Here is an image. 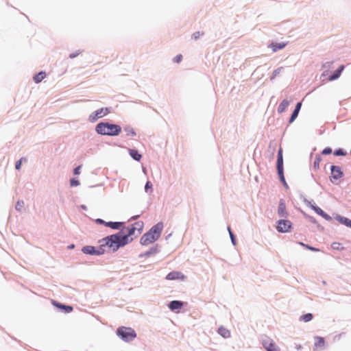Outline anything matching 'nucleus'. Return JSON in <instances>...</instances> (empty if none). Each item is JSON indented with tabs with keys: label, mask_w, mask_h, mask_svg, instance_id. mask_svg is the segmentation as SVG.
<instances>
[{
	"label": "nucleus",
	"mask_w": 351,
	"mask_h": 351,
	"mask_svg": "<svg viewBox=\"0 0 351 351\" xmlns=\"http://www.w3.org/2000/svg\"><path fill=\"white\" fill-rule=\"evenodd\" d=\"M163 229V223H158L141 238V243L143 245H149L156 241L160 236Z\"/></svg>",
	"instance_id": "f257e3e1"
},
{
	"label": "nucleus",
	"mask_w": 351,
	"mask_h": 351,
	"mask_svg": "<svg viewBox=\"0 0 351 351\" xmlns=\"http://www.w3.org/2000/svg\"><path fill=\"white\" fill-rule=\"evenodd\" d=\"M95 130L101 135L116 136L121 132V128L119 125L101 122L97 125Z\"/></svg>",
	"instance_id": "f03ea898"
},
{
	"label": "nucleus",
	"mask_w": 351,
	"mask_h": 351,
	"mask_svg": "<svg viewBox=\"0 0 351 351\" xmlns=\"http://www.w3.org/2000/svg\"><path fill=\"white\" fill-rule=\"evenodd\" d=\"M123 234L119 232L115 234L107 237L104 239V244L108 246L112 251L117 250L120 247L124 246L127 244V241L122 240Z\"/></svg>",
	"instance_id": "7ed1b4c3"
},
{
	"label": "nucleus",
	"mask_w": 351,
	"mask_h": 351,
	"mask_svg": "<svg viewBox=\"0 0 351 351\" xmlns=\"http://www.w3.org/2000/svg\"><path fill=\"white\" fill-rule=\"evenodd\" d=\"M117 334L125 341H132L136 336L135 331L132 328L125 326L119 327L117 330Z\"/></svg>",
	"instance_id": "20e7f679"
},
{
	"label": "nucleus",
	"mask_w": 351,
	"mask_h": 351,
	"mask_svg": "<svg viewBox=\"0 0 351 351\" xmlns=\"http://www.w3.org/2000/svg\"><path fill=\"white\" fill-rule=\"evenodd\" d=\"M292 228V223L288 219H280L277 222L276 230L281 233L289 232Z\"/></svg>",
	"instance_id": "39448f33"
},
{
	"label": "nucleus",
	"mask_w": 351,
	"mask_h": 351,
	"mask_svg": "<svg viewBox=\"0 0 351 351\" xmlns=\"http://www.w3.org/2000/svg\"><path fill=\"white\" fill-rule=\"evenodd\" d=\"M110 112L108 108H101L98 109L89 116V121L91 122H95L98 119L101 118L107 115Z\"/></svg>",
	"instance_id": "423d86ee"
},
{
	"label": "nucleus",
	"mask_w": 351,
	"mask_h": 351,
	"mask_svg": "<svg viewBox=\"0 0 351 351\" xmlns=\"http://www.w3.org/2000/svg\"><path fill=\"white\" fill-rule=\"evenodd\" d=\"M263 345L267 351H280L279 348L269 337H265L263 339Z\"/></svg>",
	"instance_id": "0eeeda50"
},
{
	"label": "nucleus",
	"mask_w": 351,
	"mask_h": 351,
	"mask_svg": "<svg viewBox=\"0 0 351 351\" xmlns=\"http://www.w3.org/2000/svg\"><path fill=\"white\" fill-rule=\"evenodd\" d=\"M127 233L123 234L122 240L127 241V244L131 242L133 240L132 236L135 235V232H136L133 227L130 226L127 228Z\"/></svg>",
	"instance_id": "6e6552de"
},
{
	"label": "nucleus",
	"mask_w": 351,
	"mask_h": 351,
	"mask_svg": "<svg viewBox=\"0 0 351 351\" xmlns=\"http://www.w3.org/2000/svg\"><path fill=\"white\" fill-rule=\"evenodd\" d=\"M331 178L335 180H338L341 178L343 176V172L341 169L338 166L332 165L331 168Z\"/></svg>",
	"instance_id": "1a4fd4ad"
},
{
	"label": "nucleus",
	"mask_w": 351,
	"mask_h": 351,
	"mask_svg": "<svg viewBox=\"0 0 351 351\" xmlns=\"http://www.w3.org/2000/svg\"><path fill=\"white\" fill-rule=\"evenodd\" d=\"M278 214L280 217H287L288 216V213L287 212L286 205L285 201L281 199L279 202L278 208Z\"/></svg>",
	"instance_id": "9d476101"
},
{
	"label": "nucleus",
	"mask_w": 351,
	"mask_h": 351,
	"mask_svg": "<svg viewBox=\"0 0 351 351\" xmlns=\"http://www.w3.org/2000/svg\"><path fill=\"white\" fill-rule=\"evenodd\" d=\"M325 346V341L324 339L322 337H315V343H314V348L313 350L316 351L319 349L324 348Z\"/></svg>",
	"instance_id": "9b49d317"
},
{
	"label": "nucleus",
	"mask_w": 351,
	"mask_h": 351,
	"mask_svg": "<svg viewBox=\"0 0 351 351\" xmlns=\"http://www.w3.org/2000/svg\"><path fill=\"white\" fill-rule=\"evenodd\" d=\"M287 43H271L269 45V47L270 49H271L272 51L273 52H276L278 50H280V49H283L286 45H287Z\"/></svg>",
	"instance_id": "f8f14e48"
},
{
	"label": "nucleus",
	"mask_w": 351,
	"mask_h": 351,
	"mask_svg": "<svg viewBox=\"0 0 351 351\" xmlns=\"http://www.w3.org/2000/svg\"><path fill=\"white\" fill-rule=\"evenodd\" d=\"M52 304L59 308L64 309L66 313H70L73 311V307L71 306H66L57 302L55 300H52Z\"/></svg>",
	"instance_id": "ddd939ff"
},
{
	"label": "nucleus",
	"mask_w": 351,
	"mask_h": 351,
	"mask_svg": "<svg viewBox=\"0 0 351 351\" xmlns=\"http://www.w3.org/2000/svg\"><path fill=\"white\" fill-rule=\"evenodd\" d=\"M183 306V302L178 300L171 301L169 305L171 311L180 309Z\"/></svg>",
	"instance_id": "4468645a"
},
{
	"label": "nucleus",
	"mask_w": 351,
	"mask_h": 351,
	"mask_svg": "<svg viewBox=\"0 0 351 351\" xmlns=\"http://www.w3.org/2000/svg\"><path fill=\"white\" fill-rule=\"evenodd\" d=\"M311 208L315 212L319 215L323 217L324 219L328 220L330 219V217L325 213L319 207L312 205Z\"/></svg>",
	"instance_id": "2eb2a0df"
},
{
	"label": "nucleus",
	"mask_w": 351,
	"mask_h": 351,
	"mask_svg": "<svg viewBox=\"0 0 351 351\" xmlns=\"http://www.w3.org/2000/svg\"><path fill=\"white\" fill-rule=\"evenodd\" d=\"M137 231V235L140 234L143 229L144 223L142 221H137L131 226Z\"/></svg>",
	"instance_id": "dca6fc26"
},
{
	"label": "nucleus",
	"mask_w": 351,
	"mask_h": 351,
	"mask_svg": "<svg viewBox=\"0 0 351 351\" xmlns=\"http://www.w3.org/2000/svg\"><path fill=\"white\" fill-rule=\"evenodd\" d=\"M343 69H344L343 65H341L337 70H336L335 71V73L332 75H330L328 77V80L329 81H332V80H335L337 79L340 76V75H341L342 71L343 70Z\"/></svg>",
	"instance_id": "f3484780"
},
{
	"label": "nucleus",
	"mask_w": 351,
	"mask_h": 351,
	"mask_svg": "<svg viewBox=\"0 0 351 351\" xmlns=\"http://www.w3.org/2000/svg\"><path fill=\"white\" fill-rule=\"evenodd\" d=\"M289 106V101L287 99H284L278 107V112L279 113H282L285 111L287 107Z\"/></svg>",
	"instance_id": "a211bd4d"
},
{
	"label": "nucleus",
	"mask_w": 351,
	"mask_h": 351,
	"mask_svg": "<svg viewBox=\"0 0 351 351\" xmlns=\"http://www.w3.org/2000/svg\"><path fill=\"white\" fill-rule=\"evenodd\" d=\"M336 219L339 223H341L349 228H351V220L350 219H349L346 217H341V216H337Z\"/></svg>",
	"instance_id": "6ab92c4d"
},
{
	"label": "nucleus",
	"mask_w": 351,
	"mask_h": 351,
	"mask_svg": "<svg viewBox=\"0 0 351 351\" xmlns=\"http://www.w3.org/2000/svg\"><path fill=\"white\" fill-rule=\"evenodd\" d=\"M129 154L132 158L137 161H139L141 159L142 156L138 152L136 149H129Z\"/></svg>",
	"instance_id": "aec40b11"
},
{
	"label": "nucleus",
	"mask_w": 351,
	"mask_h": 351,
	"mask_svg": "<svg viewBox=\"0 0 351 351\" xmlns=\"http://www.w3.org/2000/svg\"><path fill=\"white\" fill-rule=\"evenodd\" d=\"M46 77V73L40 71L34 77V82L38 84L43 81Z\"/></svg>",
	"instance_id": "412c9836"
},
{
	"label": "nucleus",
	"mask_w": 351,
	"mask_h": 351,
	"mask_svg": "<svg viewBox=\"0 0 351 351\" xmlns=\"http://www.w3.org/2000/svg\"><path fill=\"white\" fill-rule=\"evenodd\" d=\"M219 334L224 338H228L230 337V332L226 328L221 326L218 330Z\"/></svg>",
	"instance_id": "4be33fe9"
},
{
	"label": "nucleus",
	"mask_w": 351,
	"mask_h": 351,
	"mask_svg": "<svg viewBox=\"0 0 351 351\" xmlns=\"http://www.w3.org/2000/svg\"><path fill=\"white\" fill-rule=\"evenodd\" d=\"M283 167L282 149L280 148L278 152L277 168Z\"/></svg>",
	"instance_id": "5701e85b"
},
{
	"label": "nucleus",
	"mask_w": 351,
	"mask_h": 351,
	"mask_svg": "<svg viewBox=\"0 0 351 351\" xmlns=\"http://www.w3.org/2000/svg\"><path fill=\"white\" fill-rule=\"evenodd\" d=\"M123 225V223L121 222H107L106 223V226L108 227H110L112 229H119L121 226Z\"/></svg>",
	"instance_id": "b1692460"
},
{
	"label": "nucleus",
	"mask_w": 351,
	"mask_h": 351,
	"mask_svg": "<svg viewBox=\"0 0 351 351\" xmlns=\"http://www.w3.org/2000/svg\"><path fill=\"white\" fill-rule=\"evenodd\" d=\"M278 173L280 177V181L282 182L285 186H287V184L285 181L284 173H283V167L277 168Z\"/></svg>",
	"instance_id": "393cba45"
},
{
	"label": "nucleus",
	"mask_w": 351,
	"mask_h": 351,
	"mask_svg": "<svg viewBox=\"0 0 351 351\" xmlns=\"http://www.w3.org/2000/svg\"><path fill=\"white\" fill-rule=\"evenodd\" d=\"M180 273H179V272H176V271L170 272L167 276V279H168V280L178 279L180 278Z\"/></svg>",
	"instance_id": "a878e982"
},
{
	"label": "nucleus",
	"mask_w": 351,
	"mask_h": 351,
	"mask_svg": "<svg viewBox=\"0 0 351 351\" xmlns=\"http://www.w3.org/2000/svg\"><path fill=\"white\" fill-rule=\"evenodd\" d=\"M124 131L126 133V136H134L136 135L134 130L131 127L128 126L125 128Z\"/></svg>",
	"instance_id": "bb28decb"
},
{
	"label": "nucleus",
	"mask_w": 351,
	"mask_h": 351,
	"mask_svg": "<svg viewBox=\"0 0 351 351\" xmlns=\"http://www.w3.org/2000/svg\"><path fill=\"white\" fill-rule=\"evenodd\" d=\"M82 252L85 254H93L95 253V249L91 246H86L82 249Z\"/></svg>",
	"instance_id": "cd10ccee"
},
{
	"label": "nucleus",
	"mask_w": 351,
	"mask_h": 351,
	"mask_svg": "<svg viewBox=\"0 0 351 351\" xmlns=\"http://www.w3.org/2000/svg\"><path fill=\"white\" fill-rule=\"evenodd\" d=\"M322 158L320 156H316L315 161L313 162V167L315 169H319V164L322 161Z\"/></svg>",
	"instance_id": "c85d7f7f"
},
{
	"label": "nucleus",
	"mask_w": 351,
	"mask_h": 351,
	"mask_svg": "<svg viewBox=\"0 0 351 351\" xmlns=\"http://www.w3.org/2000/svg\"><path fill=\"white\" fill-rule=\"evenodd\" d=\"M313 319V315L311 313H306L301 317V319L305 322H308Z\"/></svg>",
	"instance_id": "c756f323"
},
{
	"label": "nucleus",
	"mask_w": 351,
	"mask_h": 351,
	"mask_svg": "<svg viewBox=\"0 0 351 351\" xmlns=\"http://www.w3.org/2000/svg\"><path fill=\"white\" fill-rule=\"evenodd\" d=\"M15 207L17 210L21 211L24 208V202L23 201H18L16 204Z\"/></svg>",
	"instance_id": "7c9ffc66"
},
{
	"label": "nucleus",
	"mask_w": 351,
	"mask_h": 351,
	"mask_svg": "<svg viewBox=\"0 0 351 351\" xmlns=\"http://www.w3.org/2000/svg\"><path fill=\"white\" fill-rule=\"evenodd\" d=\"M299 112L296 110H293L291 117L290 118L289 122L292 123L298 117Z\"/></svg>",
	"instance_id": "2f4dec72"
},
{
	"label": "nucleus",
	"mask_w": 351,
	"mask_h": 351,
	"mask_svg": "<svg viewBox=\"0 0 351 351\" xmlns=\"http://www.w3.org/2000/svg\"><path fill=\"white\" fill-rule=\"evenodd\" d=\"M335 156H345L346 153L341 149H339L334 152Z\"/></svg>",
	"instance_id": "473e14b6"
},
{
	"label": "nucleus",
	"mask_w": 351,
	"mask_h": 351,
	"mask_svg": "<svg viewBox=\"0 0 351 351\" xmlns=\"http://www.w3.org/2000/svg\"><path fill=\"white\" fill-rule=\"evenodd\" d=\"M25 160L26 161V158H21L20 160H19L16 162V169H20L21 167V165H22V162L23 160Z\"/></svg>",
	"instance_id": "72a5a7b5"
},
{
	"label": "nucleus",
	"mask_w": 351,
	"mask_h": 351,
	"mask_svg": "<svg viewBox=\"0 0 351 351\" xmlns=\"http://www.w3.org/2000/svg\"><path fill=\"white\" fill-rule=\"evenodd\" d=\"M182 60V56L181 54H179V55H177L174 58H173V62H176V63H180Z\"/></svg>",
	"instance_id": "f704fd0d"
},
{
	"label": "nucleus",
	"mask_w": 351,
	"mask_h": 351,
	"mask_svg": "<svg viewBox=\"0 0 351 351\" xmlns=\"http://www.w3.org/2000/svg\"><path fill=\"white\" fill-rule=\"evenodd\" d=\"M322 153L324 155L330 154L332 153V149L330 147H326L325 149H323Z\"/></svg>",
	"instance_id": "c9c22d12"
},
{
	"label": "nucleus",
	"mask_w": 351,
	"mask_h": 351,
	"mask_svg": "<svg viewBox=\"0 0 351 351\" xmlns=\"http://www.w3.org/2000/svg\"><path fill=\"white\" fill-rule=\"evenodd\" d=\"M82 53L81 51L78 50L74 53H71L70 55H69V58H74L77 56H78L80 53Z\"/></svg>",
	"instance_id": "e433bc0d"
},
{
	"label": "nucleus",
	"mask_w": 351,
	"mask_h": 351,
	"mask_svg": "<svg viewBox=\"0 0 351 351\" xmlns=\"http://www.w3.org/2000/svg\"><path fill=\"white\" fill-rule=\"evenodd\" d=\"M79 181L77 180H75V179H71V186H76L77 185H79Z\"/></svg>",
	"instance_id": "4c0bfd02"
},
{
	"label": "nucleus",
	"mask_w": 351,
	"mask_h": 351,
	"mask_svg": "<svg viewBox=\"0 0 351 351\" xmlns=\"http://www.w3.org/2000/svg\"><path fill=\"white\" fill-rule=\"evenodd\" d=\"M80 168L81 166H78L76 168L74 169L73 173L75 175H78L80 173Z\"/></svg>",
	"instance_id": "58836bf2"
},
{
	"label": "nucleus",
	"mask_w": 351,
	"mask_h": 351,
	"mask_svg": "<svg viewBox=\"0 0 351 351\" xmlns=\"http://www.w3.org/2000/svg\"><path fill=\"white\" fill-rule=\"evenodd\" d=\"M228 230H229V232H230V236L231 237V240H232L233 244H235V242H234L235 239H234V237L232 232H231L230 228H228Z\"/></svg>",
	"instance_id": "ea45409f"
},
{
	"label": "nucleus",
	"mask_w": 351,
	"mask_h": 351,
	"mask_svg": "<svg viewBox=\"0 0 351 351\" xmlns=\"http://www.w3.org/2000/svg\"><path fill=\"white\" fill-rule=\"evenodd\" d=\"M152 183H151L150 182H147L146 183V184H145V190L147 191L148 189L152 188Z\"/></svg>",
	"instance_id": "a19ab883"
},
{
	"label": "nucleus",
	"mask_w": 351,
	"mask_h": 351,
	"mask_svg": "<svg viewBox=\"0 0 351 351\" xmlns=\"http://www.w3.org/2000/svg\"><path fill=\"white\" fill-rule=\"evenodd\" d=\"M301 106H302V104L300 102L298 103L296 106H295V110L299 112L300 110Z\"/></svg>",
	"instance_id": "79ce46f5"
},
{
	"label": "nucleus",
	"mask_w": 351,
	"mask_h": 351,
	"mask_svg": "<svg viewBox=\"0 0 351 351\" xmlns=\"http://www.w3.org/2000/svg\"><path fill=\"white\" fill-rule=\"evenodd\" d=\"M300 244H301L302 245L305 246V245H304V243H301ZM306 247L307 248L310 249L311 250H313V251H318V250H317V249H316V248H315V247H309V246H308V245H306Z\"/></svg>",
	"instance_id": "37998d69"
},
{
	"label": "nucleus",
	"mask_w": 351,
	"mask_h": 351,
	"mask_svg": "<svg viewBox=\"0 0 351 351\" xmlns=\"http://www.w3.org/2000/svg\"><path fill=\"white\" fill-rule=\"evenodd\" d=\"M199 36H200V33L199 32L193 34V36H194L195 39L198 38L199 37Z\"/></svg>",
	"instance_id": "c03bdc74"
},
{
	"label": "nucleus",
	"mask_w": 351,
	"mask_h": 351,
	"mask_svg": "<svg viewBox=\"0 0 351 351\" xmlns=\"http://www.w3.org/2000/svg\"><path fill=\"white\" fill-rule=\"evenodd\" d=\"M97 221L98 223H105V224H106V223L104 222V220H102V219H97Z\"/></svg>",
	"instance_id": "a18cd8bd"
},
{
	"label": "nucleus",
	"mask_w": 351,
	"mask_h": 351,
	"mask_svg": "<svg viewBox=\"0 0 351 351\" xmlns=\"http://www.w3.org/2000/svg\"><path fill=\"white\" fill-rule=\"evenodd\" d=\"M295 348H296L297 350H300L302 348V346L301 345H296Z\"/></svg>",
	"instance_id": "49530a36"
},
{
	"label": "nucleus",
	"mask_w": 351,
	"mask_h": 351,
	"mask_svg": "<svg viewBox=\"0 0 351 351\" xmlns=\"http://www.w3.org/2000/svg\"><path fill=\"white\" fill-rule=\"evenodd\" d=\"M152 254V252H147V253H146V255H147V256H149V255H150V254Z\"/></svg>",
	"instance_id": "de8ad7c7"
},
{
	"label": "nucleus",
	"mask_w": 351,
	"mask_h": 351,
	"mask_svg": "<svg viewBox=\"0 0 351 351\" xmlns=\"http://www.w3.org/2000/svg\"><path fill=\"white\" fill-rule=\"evenodd\" d=\"M328 64V66H330V65L329 62H327V64Z\"/></svg>",
	"instance_id": "09e8293b"
}]
</instances>
